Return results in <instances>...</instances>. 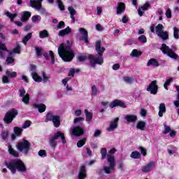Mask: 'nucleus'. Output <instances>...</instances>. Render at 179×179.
I'll return each instance as SVG.
<instances>
[{"instance_id":"1","label":"nucleus","mask_w":179,"mask_h":179,"mask_svg":"<svg viewBox=\"0 0 179 179\" xmlns=\"http://www.w3.org/2000/svg\"><path fill=\"white\" fill-rule=\"evenodd\" d=\"M0 39L3 41L5 40V36L3 34H0ZM0 41V58H3L5 57V54L8 53V57H7L6 62L7 64H13L15 59L12 57H15V54H20V45H17L16 48H15L12 52H10L6 48V46L2 41Z\"/></svg>"},{"instance_id":"2","label":"nucleus","mask_w":179,"mask_h":179,"mask_svg":"<svg viewBox=\"0 0 179 179\" xmlns=\"http://www.w3.org/2000/svg\"><path fill=\"white\" fill-rule=\"evenodd\" d=\"M95 48L96 52H98L97 57H94L93 55H90L88 56L90 65L93 67L95 66L96 64H98V65H101L103 62H104V60L103 59V52L106 51V48H104V47H101V41H97L96 42Z\"/></svg>"},{"instance_id":"3","label":"nucleus","mask_w":179,"mask_h":179,"mask_svg":"<svg viewBox=\"0 0 179 179\" xmlns=\"http://www.w3.org/2000/svg\"><path fill=\"white\" fill-rule=\"evenodd\" d=\"M58 54L64 62H71V61L73 59V57H75L73 50H72L69 46L65 45L64 43H62L59 46Z\"/></svg>"},{"instance_id":"4","label":"nucleus","mask_w":179,"mask_h":179,"mask_svg":"<svg viewBox=\"0 0 179 179\" xmlns=\"http://www.w3.org/2000/svg\"><path fill=\"white\" fill-rule=\"evenodd\" d=\"M5 164L7 169H9L13 174L16 173V170L20 173H24V171H26V166L24 165V163H23V162H22L20 159H15L10 162H6Z\"/></svg>"},{"instance_id":"5","label":"nucleus","mask_w":179,"mask_h":179,"mask_svg":"<svg viewBox=\"0 0 179 179\" xmlns=\"http://www.w3.org/2000/svg\"><path fill=\"white\" fill-rule=\"evenodd\" d=\"M117 152L115 148H112L109 151V154L107 155V162L104 164H108V166H103V171L106 174H110L114 171V168L115 167V158L113 156L114 153Z\"/></svg>"},{"instance_id":"6","label":"nucleus","mask_w":179,"mask_h":179,"mask_svg":"<svg viewBox=\"0 0 179 179\" xmlns=\"http://www.w3.org/2000/svg\"><path fill=\"white\" fill-rule=\"evenodd\" d=\"M59 138L62 139V143H66V140H65L64 133L57 131L53 137L50 138L49 143L52 148H55V146H57V140L59 139Z\"/></svg>"},{"instance_id":"7","label":"nucleus","mask_w":179,"mask_h":179,"mask_svg":"<svg viewBox=\"0 0 179 179\" xmlns=\"http://www.w3.org/2000/svg\"><path fill=\"white\" fill-rule=\"evenodd\" d=\"M155 32L156 34L159 37V38H162V40H164V41H166V40H169V32L164 31V27L163 24H159L155 27Z\"/></svg>"},{"instance_id":"8","label":"nucleus","mask_w":179,"mask_h":179,"mask_svg":"<svg viewBox=\"0 0 179 179\" xmlns=\"http://www.w3.org/2000/svg\"><path fill=\"white\" fill-rule=\"evenodd\" d=\"M30 142L26 139H23L22 141H20L17 144V148L20 152L26 154L29 152V150H30Z\"/></svg>"},{"instance_id":"9","label":"nucleus","mask_w":179,"mask_h":179,"mask_svg":"<svg viewBox=\"0 0 179 179\" xmlns=\"http://www.w3.org/2000/svg\"><path fill=\"white\" fill-rule=\"evenodd\" d=\"M161 50L164 54H166L168 57H170V58L173 59H177V58H178V55L174 52L173 49L169 48V47L164 43L162 44Z\"/></svg>"},{"instance_id":"10","label":"nucleus","mask_w":179,"mask_h":179,"mask_svg":"<svg viewBox=\"0 0 179 179\" xmlns=\"http://www.w3.org/2000/svg\"><path fill=\"white\" fill-rule=\"evenodd\" d=\"M31 76L35 82H43V83H47V82H48L51 78L48 74H46L45 73H43V78L38 76V74H37L36 72H32Z\"/></svg>"},{"instance_id":"11","label":"nucleus","mask_w":179,"mask_h":179,"mask_svg":"<svg viewBox=\"0 0 179 179\" xmlns=\"http://www.w3.org/2000/svg\"><path fill=\"white\" fill-rule=\"evenodd\" d=\"M17 115V110L15 109H11L8 111L3 118V121L6 124H10L13 121V118Z\"/></svg>"},{"instance_id":"12","label":"nucleus","mask_w":179,"mask_h":179,"mask_svg":"<svg viewBox=\"0 0 179 179\" xmlns=\"http://www.w3.org/2000/svg\"><path fill=\"white\" fill-rule=\"evenodd\" d=\"M48 121H52L53 124L56 128H58V127H59L61 124L59 116L52 115V113H48L46 115L45 122H48Z\"/></svg>"},{"instance_id":"13","label":"nucleus","mask_w":179,"mask_h":179,"mask_svg":"<svg viewBox=\"0 0 179 179\" xmlns=\"http://www.w3.org/2000/svg\"><path fill=\"white\" fill-rule=\"evenodd\" d=\"M17 73L15 71L10 72L9 70L6 71V76L2 78L3 83H9V78H16Z\"/></svg>"},{"instance_id":"14","label":"nucleus","mask_w":179,"mask_h":179,"mask_svg":"<svg viewBox=\"0 0 179 179\" xmlns=\"http://www.w3.org/2000/svg\"><path fill=\"white\" fill-rule=\"evenodd\" d=\"M78 31L81 35L80 40H82L83 41H85L86 44H89V38H88L89 35H88L87 31L84 28H80L78 29Z\"/></svg>"},{"instance_id":"15","label":"nucleus","mask_w":179,"mask_h":179,"mask_svg":"<svg viewBox=\"0 0 179 179\" xmlns=\"http://www.w3.org/2000/svg\"><path fill=\"white\" fill-rule=\"evenodd\" d=\"M20 97H22V101L24 104H29V101L30 100V96L29 94H26L24 89H20L19 90Z\"/></svg>"},{"instance_id":"16","label":"nucleus","mask_w":179,"mask_h":179,"mask_svg":"<svg viewBox=\"0 0 179 179\" xmlns=\"http://www.w3.org/2000/svg\"><path fill=\"white\" fill-rule=\"evenodd\" d=\"M156 83V80L152 81L147 88V91L150 92L151 94H156L157 93V85Z\"/></svg>"},{"instance_id":"17","label":"nucleus","mask_w":179,"mask_h":179,"mask_svg":"<svg viewBox=\"0 0 179 179\" xmlns=\"http://www.w3.org/2000/svg\"><path fill=\"white\" fill-rule=\"evenodd\" d=\"M70 132L74 136H80L83 134V129L79 127H72L70 129Z\"/></svg>"},{"instance_id":"18","label":"nucleus","mask_w":179,"mask_h":179,"mask_svg":"<svg viewBox=\"0 0 179 179\" xmlns=\"http://www.w3.org/2000/svg\"><path fill=\"white\" fill-rule=\"evenodd\" d=\"M109 106L110 107V108H114V107H122V108H125V107H127V106L125 105V103H124V102L117 99L112 101L109 104Z\"/></svg>"},{"instance_id":"19","label":"nucleus","mask_w":179,"mask_h":179,"mask_svg":"<svg viewBox=\"0 0 179 179\" xmlns=\"http://www.w3.org/2000/svg\"><path fill=\"white\" fill-rule=\"evenodd\" d=\"M41 2L43 0H30L31 8H34L36 10L41 9Z\"/></svg>"},{"instance_id":"20","label":"nucleus","mask_w":179,"mask_h":179,"mask_svg":"<svg viewBox=\"0 0 179 179\" xmlns=\"http://www.w3.org/2000/svg\"><path fill=\"white\" fill-rule=\"evenodd\" d=\"M118 121H120V118L116 117L113 121L110 122V124L108 128V132H112V131L117 129V127H118Z\"/></svg>"},{"instance_id":"21","label":"nucleus","mask_w":179,"mask_h":179,"mask_svg":"<svg viewBox=\"0 0 179 179\" xmlns=\"http://www.w3.org/2000/svg\"><path fill=\"white\" fill-rule=\"evenodd\" d=\"M85 178H86V166L83 165L80 168V171L78 173V179H85Z\"/></svg>"},{"instance_id":"22","label":"nucleus","mask_w":179,"mask_h":179,"mask_svg":"<svg viewBox=\"0 0 179 179\" xmlns=\"http://www.w3.org/2000/svg\"><path fill=\"white\" fill-rule=\"evenodd\" d=\"M31 16V13L29 11H23L21 13V21L22 22H27L29 20V17Z\"/></svg>"},{"instance_id":"23","label":"nucleus","mask_w":179,"mask_h":179,"mask_svg":"<svg viewBox=\"0 0 179 179\" xmlns=\"http://www.w3.org/2000/svg\"><path fill=\"white\" fill-rule=\"evenodd\" d=\"M153 167H155V162H150L148 165L143 167L142 171H143V173H148L150 171V170H152Z\"/></svg>"},{"instance_id":"24","label":"nucleus","mask_w":179,"mask_h":179,"mask_svg":"<svg viewBox=\"0 0 179 179\" xmlns=\"http://www.w3.org/2000/svg\"><path fill=\"white\" fill-rule=\"evenodd\" d=\"M176 90L178 92V95H177L176 100L173 102V104H174L175 107H176V108H178L177 109V113L179 115V86L176 85Z\"/></svg>"},{"instance_id":"25","label":"nucleus","mask_w":179,"mask_h":179,"mask_svg":"<svg viewBox=\"0 0 179 179\" xmlns=\"http://www.w3.org/2000/svg\"><path fill=\"white\" fill-rule=\"evenodd\" d=\"M68 10L70 13V17L73 20V23H75V15H76V10L73 7H69Z\"/></svg>"},{"instance_id":"26","label":"nucleus","mask_w":179,"mask_h":179,"mask_svg":"<svg viewBox=\"0 0 179 179\" xmlns=\"http://www.w3.org/2000/svg\"><path fill=\"white\" fill-rule=\"evenodd\" d=\"M125 10V4L124 3H119L117 7V15H121Z\"/></svg>"},{"instance_id":"27","label":"nucleus","mask_w":179,"mask_h":179,"mask_svg":"<svg viewBox=\"0 0 179 179\" xmlns=\"http://www.w3.org/2000/svg\"><path fill=\"white\" fill-rule=\"evenodd\" d=\"M124 118L127 122H135L138 120V117L135 115H127Z\"/></svg>"},{"instance_id":"28","label":"nucleus","mask_w":179,"mask_h":179,"mask_svg":"<svg viewBox=\"0 0 179 179\" xmlns=\"http://www.w3.org/2000/svg\"><path fill=\"white\" fill-rule=\"evenodd\" d=\"M147 66H159V62L156 59H150L147 63Z\"/></svg>"},{"instance_id":"29","label":"nucleus","mask_w":179,"mask_h":179,"mask_svg":"<svg viewBox=\"0 0 179 179\" xmlns=\"http://www.w3.org/2000/svg\"><path fill=\"white\" fill-rule=\"evenodd\" d=\"M4 15L6 16H7V17H9V19H10V22H13L15 20V17H16V16H17V13H10V12L8 11V10H5L4 11Z\"/></svg>"},{"instance_id":"30","label":"nucleus","mask_w":179,"mask_h":179,"mask_svg":"<svg viewBox=\"0 0 179 179\" xmlns=\"http://www.w3.org/2000/svg\"><path fill=\"white\" fill-rule=\"evenodd\" d=\"M34 107L35 108H38L39 113H44V111H45V108H47V107L45 106V105L43 104V103H40V104H34Z\"/></svg>"},{"instance_id":"31","label":"nucleus","mask_w":179,"mask_h":179,"mask_svg":"<svg viewBox=\"0 0 179 179\" xmlns=\"http://www.w3.org/2000/svg\"><path fill=\"white\" fill-rule=\"evenodd\" d=\"M8 148V153H10V155H12V156H14L15 157H19V152L15 150V149L12 148V145H9Z\"/></svg>"},{"instance_id":"32","label":"nucleus","mask_w":179,"mask_h":179,"mask_svg":"<svg viewBox=\"0 0 179 179\" xmlns=\"http://www.w3.org/2000/svg\"><path fill=\"white\" fill-rule=\"evenodd\" d=\"M148 8H149V5L148 3H145L143 6L139 8L138 10L139 16H143L144 10H148Z\"/></svg>"},{"instance_id":"33","label":"nucleus","mask_w":179,"mask_h":179,"mask_svg":"<svg viewBox=\"0 0 179 179\" xmlns=\"http://www.w3.org/2000/svg\"><path fill=\"white\" fill-rule=\"evenodd\" d=\"M69 33H71V28L69 27H67L66 29L59 31V36L62 37L66 34H69Z\"/></svg>"},{"instance_id":"34","label":"nucleus","mask_w":179,"mask_h":179,"mask_svg":"<svg viewBox=\"0 0 179 179\" xmlns=\"http://www.w3.org/2000/svg\"><path fill=\"white\" fill-rule=\"evenodd\" d=\"M85 117H86V121L87 122L92 121V119L93 118V113L89 112L87 109L85 110Z\"/></svg>"},{"instance_id":"35","label":"nucleus","mask_w":179,"mask_h":179,"mask_svg":"<svg viewBox=\"0 0 179 179\" xmlns=\"http://www.w3.org/2000/svg\"><path fill=\"white\" fill-rule=\"evenodd\" d=\"M145 127H146V122L143 121L138 122L136 125L137 129H140V131H145Z\"/></svg>"},{"instance_id":"36","label":"nucleus","mask_w":179,"mask_h":179,"mask_svg":"<svg viewBox=\"0 0 179 179\" xmlns=\"http://www.w3.org/2000/svg\"><path fill=\"white\" fill-rule=\"evenodd\" d=\"M159 115L163 117V113H166V105L164 103H161L159 107Z\"/></svg>"},{"instance_id":"37","label":"nucleus","mask_w":179,"mask_h":179,"mask_svg":"<svg viewBox=\"0 0 179 179\" xmlns=\"http://www.w3.org/2000/svg\"><path fill=\"white\" fill-rule=\"evenodd\" d=\"M131 57H138L142 55V52L134 49L132 50L131 53L130 54Z\"/></svg>"},{"instance_id":"38","label":"nucleus","mask_w":179,"mask_h":179,"mask_svg":"<svg viewBox=\"0 0 179 179\" xmlns=\"http://www.w3.org/2000/svg\"><path fill=\"white\" fill-rule=\"evenodd\" d=\"M173 37L176 40L179 39V28L177 27H173Z\"/></svg>"},{"instance_id":"39","label":"nucleus","mask_w":179,"mask_h":179,"mask_svg":"<svg viewBox=\"0 0 179 179\" xmlns=\"http://www.w3.org/2000/svg\"><path fill=\"white\" fill-rule=\"evenodd\" d=\"M123 80L124 82H125V83H128L129 85H131V83H134V77H124L123 78Z\"/></svg>"},{"instance_id":"40","label":"nucleus","mask_w":179,"mask_h":179,"mask_svg":"<svg viewBox=\"0 0 179 179\" xmlns=\"http://www.w3.org/2000/svg\"><path fill=\"white\" fill-rule=\"evenodd\" d=\"M48 31L47 30H43L39 32L40 38H45V37H48Z\"/></svg>"},{"instance_id":"41","label":"nucleus","mask_w":179,"mask_h":179,"mask_svg":"<svg viewBox=\"0 0 179 179\" xmlns=\"http://www.w3.org/2000/svg\"><path fill=\"white\" fill-rule=\"evenodd\" d=\"M130 157L131 159H139L141 157V153L138 151H134L131 152Z\"/></svg>"},{"instance_id":"42","label":"nucleus","mask_w":179,"mask_h":179,"mask_svg":"<svg viewBox=\"0 0 179 179\" xmlns=\"http://www.w3.org/2000/svg\"><path fill=\"white\" fill-rule=\"evenodd\" d=\"M36 55L38 57V58H40L41 55H43V48H39V47H36Z\"/></svg>"},{"instance_id":"43","label":"nucleus","mask_w":179,"mask_h":179,"mask_svg":"<svg viewBox=\"0 0 179 179\" xmlns=\"http://www.w3.org/2000/svg\"><path fill=\"white\" fill-rule=\"evenodd\" d=\"M31 36H32L31 33H29L22 39V43H23V44H24V45H26L27 44V42L29 41V40H30V38H31Z\"/></svg>"},{"instance_id":"44","label":"nucleus","mask_w":179,"mask_h":179,"mask_svg":"<svg viewBox=\"0 0 179 179\" xmlns=\"http://www.w3.org/2000/svg\"><path fill=\"white\" fill-rule=\"evenodd\" d=\"M171 82H173V78L166 79V80L164 85V89H166V90H169V86H170V83Z\"/></svg>"},{"instance_id":"45","label":"nucleus","mask_w":179,"mask_h":179,"mask_svg":"<svg viewBox=\"0 0 179 179\" xmlns=\"http://www.w3.org/2000/svg\"><path fill=\"white\" fill-rule=\"evenodd\" d=\"M23 131V129L20 128V127H15L14 128V134H15V135H17V136H20V134H22Z\"/></svg>"},{"instance_id":"46","label":"nucleus","mask_w":179,"mask_h":179,"mask_svg":"<svg viewBox=\"0 0 179 179\" xmlns=\"http://www.w3.org/2000/svg\"><path fill=\"white\" fill-rule=\"evenodd\" d=\"M31 20L34 23H38L41 20V17L40 15H34L31 17Z\"/></svg>"},{"instance_id":"47","label":"nucleus","mask_w":179,"mask_h":179,"mask_svg":"<svg viewBox=\"0 0 179 179\" xmlns=\"http://www.w3.org/2000/svg\"><path fill=\"white\" fill-rule=\"evenodd\" d=\"M101 159H106L107 157V149L105 148L101 149Z\"/></svg>"},{"instance_id":"48","label":"nucleus","mask_w":179,"mask_h":179,"mask_svg":"<svg viewBox=\"0 0 179 179\" xmlns=\"http://www.w3.org/2000/svg\"><path fill=\"white\" fill-rule=\"evenodd\" d=\"M85 143H86V138H83L82 140H80L77 143V146L78 148H82V146H83V145H85Z\"/></svg>"},{"instance_id":"49","label":"nucleus","mask_w":179,"mask_h":179,"mask_svg":"<svg viewBox=\"0 0 179 179\" xmlns=\"http://www.w3.org/2000/svg\"><path fill=\"white\" fill-rule=\"evenodd\" d=\"M138 40L140 43H143L145 44L148 41V39H146V36L145 35H141L138 37Z\"/></svg>"},{"instance_id":"50","label":"nucleus","mask_w":179,"mask_h":179,"mask_svg":"<svg viewBox=\"0 0 179 179\" xmlns=\"http://www.w3.org/2000/svg\"><path fill=\"white\" fill-rule=\"evenodd\" d=\"M78 59L80 62H83V61H86V59H87V57L85 55H80L78 57Z\"/></svg>"},{"instance_id":"51","label":"nucleus","mask_w":179,"mask_h":179,"mask_svg":"<svg viewBox=\"0 0 179 179\" xmlns=\"http://www.w3.org/2000/svg\"><path fill=\"white\" fill-rule=\"evenodd\" d=\"M57 5L60 9V10H64L65 7L64 6V4L62 3V1L61 0H57Z\"/></svg>"},{"instance_id":"52","label":"nucleus","mask_w":179,"mask_h":179,"mask_svg":"<svg viewBox=\"0 0 179 179\" xmlns=\"http://www.w3.org/2000/svg\"><path fill=\"white\" fill-rule=\"evenodd\" d=\"M38 156H40L41 157H46L47 152H45V150H41L38 152Z\"/></svg>"},{"instance_id":"53","label":"nucleus","mask_w":179,"mask_h":179,"mask_svg":"<svg viewBox=\"0 0 179 179\" xmlns=\"http://www.w3.org/2000/svg\"><path fill=\"white\" fill-rule=\"evenodd\" d=\"M30 125H31V122H30V120H27L24 122V124L22 125V128L24 129H26V128H29Z\"/></svg>"},{"instance_id":"54","label":"nucleus","mask_w":179,"mask_h":179,"mask_svg":"<svg viewBox=\"0 0 179 179\" xmlns=\"http://www.w3.org/2000/svg\"><path fill=\"white\" fill-rule=\"evenodd\" d=\"M49 55H50V58H51V59H52L51 64H55V56H54V52H52V50H50V51L49 52Z\"/></svg>"},{"instance_id":"55","label":"nucleus","mask_w":179,"mask_h":179,"mask_svg":"<svg viewBox=\"0 0 179 179\" xmlns=\"http://www.w3.org/2000/svg\"><path fill=\"white\" fill-rule=\"evenodd\" d=\"M92 96H96L97 95V87L94 85L92 87Z\"/></svg>"},{"instance_id":"56","label":"nucleus","mask_w":179,"mask_h":179,"mask_svg":"<svg viewBox=\"0 0 179 179\" xmlns=\"http://www.w3.org/2000/svg\"><path fill=\"white\" fill-rule=\"evenodd\" d=\"M8 134L9 133L8 132V131H3L1 134V137L2 138V139L5 140L6 139V138H8Z\"/></svg>"},{"instance_id":"57","label":"nucleus","mask_w":179,"mask_h":179,"mask_svg":"<svg viewBox=\"0 0 179 179\" xmlns=\"http://www.w3.org/2000/svg\"><path fill=\"white\" fill-rule=\"evenodd\" d=\"M165 15L168 19H171V10H170V8H168L166 11Z\"/></svg>"},{"instance_id":"58","label":"nucleus","mask_w":179,"mask_h":179,"mask_svg":"<svg viewBox=\"0 0 179 179\" xmlns=\"http://www.w3.org/2000/svg\"><path fill=\"white\" fill-rule=\"evenodd\" d=\"M96 29L98 31H103L104 30V28H103V26L100 24L96 25Z\"/></svg>"},{"instance_id":"59","label":"nucleus","mask_w":179,"mask_h":179,"mask_svg":"<svg viewBox=\"0 0 179 179\" xmlns=\"http://www.w3.org/2000/svg\"><path fill=\"white\" fill-rule=\"evenodd\" d=\"M57 29H62V27H65V22H59L58 25L57 26Z\"/></svg>"},{"instance_id":"60","label":"nucleus","mask_w":179,"mask_h":179,"mask_svg":"<svg viewBox=\"0 0 179 179\" xmlns=\"http://www.w3.org/2000/svg\"><path fill=\"white\" fill-rule=\"evenodd\" d=\"M74 75H75V69H70V71L69 72V76L73 77Z\"/></svg>"},{"instance_id":"61","label":"nucleus","mask_w":179,"mask_h":179,"mask_svg":"<svg viewBox=\"0 0 179 179\" xmlns=\"http://www.w3.org/2000/svg\"><path fill=\"white\" fill-rule=\"evenodd\" d=\"M164 128H165L164 134H169V132L171 131V129L170 128V127L164 125Z\"/></svg>"},{"instance_id":"62","label":"nucleus","mask_w":179,"mask_h":179,"mask_svg":"<svg viewBox=\"0 0 179 179\" xmlns=\"http://www.w3.org/2000/svg\"><path fill=\"white\" fill-rule=\"evenodd\" d=\"M140 114H141V117H146V110L141 109Z\"/></svg>"},{"instance_id":"63","label":"nucleus","mask_w":179,"mask_h":179,"mask_svg":"<svg viewBox=\"0 0 179 179\" xmlns=\"http://www.w3.org/2000/svg\"><path fill=\"white\" fill-rule=\"evenodd\" d=\"M101 134V131L100 130H96L94 134V136H95L96 138H97V136H100V134Z\"/></svg>"},{"instance_id":"64","label":"nucleus","mask_w":179,"mask_h":179,"mask_svg":"<svg viewBox=\"0 0 179 179\" xmlns=\"http://www.w3.org/2000/svg\"><path fill=\"white\" fill-rule=\"evenodd\" d=\"M140 150L143 156H146V149H145L143 147H141Z\"/></svg>"}]
</instances>
